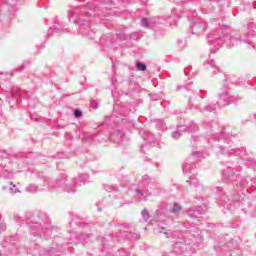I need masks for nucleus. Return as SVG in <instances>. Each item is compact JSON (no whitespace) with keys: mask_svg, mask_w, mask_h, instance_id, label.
I'll use <instances>...</instances> for the list:
<instances>
[{"mask_svg":"<svg viewBox=\"0 0 256 256\" xmlns=\"http://www.w3.org/2000/svg\"><path fill=\"white\" fill-rule=\"evenodd\" d=\"M111 141L118 143L119 145H123L127 138L125 137V133L121 130H118L110 135Z\"/></svg>","mask_w":256,"mask_h":256,"instance_id":"13","label":"nucleus"},{"mask_svg":"<svg viewBox=\"0 0 256 256\" xmlns=\"http://www.w3.org/2000/svg\"><path fill=\"white\" fill-rule=\"evenodd\" d=\"M163 190L159 188L158 186H154L151 190H147L146 192H143L141 189H136V197L140 201H147V197H151V195H154V197H157V195H161V192Z\"/></svg>","mask_w":256,"mask_h":256,"instance_id":"9","label":"nucleus"},{"mask_svg":"<svg viewBox=\"0 0 256 256\" xmlns=\"http://www.w3.org/2000/svg\"><path fill=\"white\" fill-rule=\"evenodd\" d=\"M82 115H83V112L81 110L74 111V116L76 117V119H79V117H81Z\"/></svg>","mask_w":256,"mask_h":256,"instance_id":"34","label":"nucleus"},{"mask_svg":"<svg viewBox=\"0 0 256 256\" xmlns=\"http://www.w3.org/2000/svg\"><path fill=\"white\" fill-rule=\"evenodd\" d=\"M145 147H147V145H146V144H143V145L141 146V148H140V151H144L143 149H145Z\"/></svg>","mask_w":256,"mask_h":256,"instance_id":"41","label":"nucleus"},{"mask_svg":"<svg viewBox=\"0 0 256 256\" xmlns=\"http://www.w3.org/2000/svg\"><path fill=\"white\" fill-rule=\"evenodd\" d=\"M141 185H149V175H144L142 177Z\"/></svg>","mask_w":256,"mask_h":256,"instance_id":"29","label":"nucleus"},{"mask_svg":"<svg viewBox=\"0 0 256 256\" xmlns=\"http://www.w3.org/2000/svg\"><path fill=\"white\" fill-rule=\"evenodd\" d=\"M36 222L30 225V231L34 236L43 235V233H51V220L45 213H39Z\"/></svg>","mask_w":256,"mask_h":256,"instance_id":"5","label":"nucleus"},{"mask_svg":"<svg viewBox=\"0 0 256 256\" xmlns=\"http://www.w3.org/2000/svg\"><path fill=\"white\" fill-rule=\"evenodd\" d=\"M81 31L83 33V35H86V37H88L89 39H93V37H95V32H93V30H87V29H84L81 28Z\"/></svg>","mask_w":256,"mask_h":256,"instance_id":"23","label":"nucleus"},{"mask_svg":"<svg viewBox=\"0 0 256 256\" xmlns=\"http://www.w3.org/2000/svg\"><path fill=\"white\" fill-rule=\"evenodd\" d=\"M213 113V111H217V105L216 104H209L205 106L204 108H200V113Z\"/></svg>","mask_w":256,"mask_h":256,"instance_id":"21","label":"nucleus"},{"mask_svg":"<svg viewBox=\"0 0 256 256\" xmlns=\"http://www.w3.org/2000/svg\"><path fill=\"white\" fill-rule=\"evenodd\" d=\"M164 235L167 239H169V237H175V235H177V232L167 231V232H164Z\"/></svg>","mask_w":256,"mask_h":256,"instance_id":"31","label":"nucleus"},{"mask_svg":"<svg viewBox=\"0 0 256 256\" xmlns=\"http://www.w3.org/2000/svg\"><path fill=\"white\" fill-rule=\"evenodd\" d=\"M141 25H142V27H146V28L151 27V23L149 22V20L147 18H142Z\"/></svg>","mask_w":256,"mask_h":256,"instance_id":"26","label":"nucleus"},{"mask_svg":"<svg viewBox=\"0 0 256 256\" xmlns=\"http://www.w3.org/2000/svg\"><path fill=\"white\" fill-rule=\"evenodd\" d=\"M89 176L87 174H81L78 178H72L69 180L67 175L62 174L60 178L56 181H51L49 179H44L45 183L48 185V189H62L66 191V193H75L77 191V187H81L85 184V181Z\"/></svg>","mask_w":256,"mask_h":256,"instance_id":"2","label":"nucleus"},{"mask_svg":"<svg viewBox=\"0 0 256 256\" xmlns=\"http://www.w3.org/2000/svg\"><path fill=\"white\" fill-rule=\"evenodd\" d=\"M193 167H195V165L193 163H189V162H186L184 165H183V171L185 173H191Z\"/></svg>","mask_w":256,"mask_h":256,"instance_id":"22","label":"nucleus"},{"mask_svg":"<svg viewBox=\"0 0 256 256\" xmlns=\"http://www.w3.org/2000/svg\"><path fill=\"white\" fill-rule=\"evenodd\" d=\"M92 7H93V9H95V6L92 5Z\"/></svg>","mask_w":256,"mask_h":256,"instance_id":"46","label":"nucleus"},{"mask_svg":"<svg viewBox=\"0 0 256 256\" xmlns=\"http://www.w3.org/2000/svg\"><path fill=\"white\" fill-rule=\"evenodd\" d=\"M142 215V219H144V221H149V212L147 210H143L141 212Z\"/></svg>","mask_w":256,"mask_h":256,"instance_id":"30","label":"nucleus"},{"mask_svg":"<svg viewBox=\"0 0 256 256\" xmlns=\"http://www.w3.org/2000/svg\"><path fill=\"white\" fill-rule=\"evenodd\" d=\"M2 157H7V154L5 153L4 155H2Z\"/></svg>","mask_w":256,"mask_h":256,"instance_id":"42","label":"nucleus"},{"mask_svg":"<svg viewBox=\"0 0 256 256\" xmlns=\"http://www.w3.org/2000/svg\"><path fill=\"white\" fill-rule=\"evenodd\" d=\"M218 97V107H227V105L233 103V95H231V92H229V87H227V84H224L223 88L218 94Z\"/></svg>","mask_w":256,"mask_h":256,"instance_id":"7","label":"nucleus"},{"mask_svg":"<svg viewBox=\"0 0 256 256\" xmlns=\"http://www.w3.org/2000/svg\"><path fill=\"white\" fill-rule=\"evenodd\" d=\"M251 185H252V187H255V188H256V178H253V179H252Z\"/></svg>","mask_w":256,"mask_h":256,"instance_id":"39","label":"nucleus"},{"mask_svg":"<svg viewBox=\"0 0 256 256\" xmlns=\"http://www.w3.org/2000/svg\"><path fill=\"white\" fill-rule=\"evenodd\" d=\"M162 231H161V230ZM163 231H165V227L163 226H158L157 228H154V233L157 234V233H163Z\"/></svg>","mask_w":256,"mask_h":256,"instance_id":"32","label":"nucleus"},{"mask_svg":"<svg viewBox=\"0 0 256 256\" xmlns=\"http://www.w3.org/2000/svg\"><path fill=\"white\" fill-rule=\"evenodd\" d=\"M55 33H59V28L57 27H50L48 30V35H55Z\"/></svg>","mask_w":256,"mask_h":256,"instance_id":"28","label":"nucleus"},{"mask_svg":"<svg viewBox=\"0 0 256 256\" xmlns=\"http://www.w3.org/2000/svg\"><path fill=\"white\" fill-rule=\"evenodd\" d=\"M248 161H249L250 163H252L253 167L256 166V163L253 161V158H248Z\"/></svg>","mask_w":256,"mask_h":256,"instance_id":"38","label":"nucleus"},{"mask_svg":"<svg viewBox=\"0 0 256 256\" xmlns=\"http://www.w3.org/2000/svg\"><path fill=\"white\" fill-rule=\"evenodd\" d=\"M2 177H5V179H11L13 177V172H9V171L5 170L2 173Z\"/></svg>","mask_w":256,"mask_h":256,"instance_id":"27","label":"nucleus"},{"mask_svg":"<svg viewBox=\"0 0 256 256\" xmlns=\"http://www.w3.org/2000/svg\"><path fill=\"white\" fill-rule=\"evenodd\" d=\"M136 68L138 71H147V65L143 64V62H137Z\"/></svg>","mask_w":256,"mask_h":256,"instance_id":"24","label":"nucleus"},{"mask_svg":"<svg viewBox=\"0 0 256 256\" xmlns=\"http://www.w3.org/2000/svg\"><path fill=\"white\" fill-rule=\"evenodd\" d=\"M194 157H196L198 160L201 159V157H203V152L194 153Z\"/></svg>","mask_w":256,"mask_h":256,"instance_id":"37","label":"nucleus"},{"mask_svg":"<svg viewBox=\"0 0 256 256\" xmlns=\"http://www.w3.org/2000/svg\"><path fill=\"white\" fill-rule=\"evenodd\" d=\"M85 15L89 16V12L85 11V7L74 8L69 12L70 21H73V23H77V25L82 26L85 25V23H83V21H85V19H83Z\"/></svg>","mask_w":256,"mask_h":256,"instance_id":"8","label":"nucleus"},{"mask_svg":"<svg viewBox=\"0 0 256 256\" xmlns=\"http://www.w3.org/2000/svg\"><path fill=\"white\" fill-rule=\"evenodd\" d=\"M184 131H188L189 133L199 131V126L195 122H191L188 126H178L177 130L171 134L172 139H179Z\"/></svg>","mask_w":256,"mask_h":256,"instance_id":"10","label":"nucleus"},{"mask_svg":"<svg viewBox=\"0 0 256 256\" xmlns=\"http://www.w3.org/2000/svg\"><path fill=\"white\" fill-rule=\"evenodd\" d=\"M2 229L5 230V226H3Z\"/></svg>","mask_w":256,"mask_h":256,"instance_id":"45","label":"nucleus"},{"mask_svg":"<svg viewBox=\"0 0 256 256\" xmlns=\"http://www.w3.org/2000/svg\"><path fill=\"white\" fill-rule=\"evenodd\" d=\"M216 191L220 195V205H224V207H225L227 205V203H229V198H227V196H225L221 187H216Z\"/></svg>","mask_w":256,"mask_h":256,"instance_id":"16","label":"nucleus"},{"mask_svg":"<svg viewBox=\"0 0 256 256\" xmlns=\"http://www.w3.org/2000/svg\"><path fill=\"white\" fill-rule=\"evenodd\" d=\"M207 209L201 208V206H198L196 208H191L187 211V216L192 220V223L194 225H197L199 223L200 215H203Z\"/></svg>","mask_w":256,"mask_h":256,"instance_id":"12","label":"nucleus"},{"mask_svg":"<svg viewBox=\"0 0 256 256\" xmlns=\"http://www.w3.org/2000/svg\"><path fill=\"white\" fill-rule=\"evenodd\" d=\"M167 209H168L169 213H173L174 215H179V213L181 212V209H183V207H181L180 204L173 203L172 205H168Z\"/></svg>","mask_w":256,"mask_h":256,"instance_id":"15","label":"nucleus"},{"mask_svg":"<svg viewBox=\"0 0 256 256\" xmlns=\"http://www.w3.org/2000/svg\"><path fill=\"white\" fill-rule=\"evenodd\" d=\"M205 67L207 69H211V71L213 73H217V71H219L218 67L215 66V61L212 59V60H207L206 63H205Z\"/></svg>","mask_w":256,"mask_h":256,"instance_id":"20","label":"nucleus"},{"mask_svg":"<svg viewBox=\"0 0 256 256\" xmlns=\"http://www.w3.org/2000/svg\"><path fill=\"white\" fill-rule=\"evenodd\" d=\"M211 53H215V50H212Z\"/></svg>","mask_w":256,"mask_h":256,"instance_id":"44","label":"nucleus"},{"mask_svg":"<svg viewBox=\"0 0 256 256\" xmlns=\"http://www.w3.org/2000/svg\"><path fill=\"white\" fill-rule=\"evenodd\" d=\"M90 105L92 109H97V107H99V102L92 100Z\"/></svg>","mask_w":256,"mask_h":256,"instance_id":"35","label":"nucleus"},{"mask_svg":"<svg viewBox=\"0 0 256 256\" xmlns=\"http://www.w3.org/2000/svg\"><path fill=\"white\" fill-rule=\"evenodd\" d=\"M214 141H222V154L228 153L229 155H245V148H236L235 145H231L233 139L230 134L225 132L216 133L213 135Z\"/></svg>","mask_w":256,"mask_h":256,"instance_id":"3","label":"nucleus"},{"mask_svg":"<svg viewBox=\"0 0 256 256\" xmlns=\"http://www.w3.org/2000/svg\"><path fill=\"white\" fill-rule=\"evenodd\" d=\"M13 77V73L11 72H2L0 73V81H9ZM0 93L4 94L7 99L9 97H14L18 101L19 97H23V91L19 89V87L13 88H3L0 84Z\"/></svg>","mask_w":256,"mask_h":256,"instance_id":"6","label":"nucleus"},{"mask_svg":"<svg viewBox=\"0 0 256 256\" xmlns=\"http://www.w3.org/2000/svg\"><path fill=\"white\" fill-rule=\"evenodd\" d=\"M233 198H232V201H239V199L237 198V195H235V193H233Z\"/></svg>","mask_w":256,"mask_h":256,"instance_id":"40","label":"nucleus"},{"mask_svg":"<svg viewBox=\"0 0 256 256\" xmlns=\"http://www.w3.org/2000/svg\"><path fill=\"white\" fill-rule=\"evenodd\" d=\"M26 191L28 193H37V191H45V188L39 187L38 185H35V184H29L26 187Z\"/></svg>","mask_w":256,"mask_h":256,"instance_id":"17","label":"nucleus"},{"mask_svg":"<svg viewBox=\"0 0 256 256\" xmlns=\"http://www.w3.org/2000/svg\"><path fill=\"white\" fill-rule=\"evenodd\" d=\"M123 115H127V113H123Z\"/></svg>","mask_w":256,"mask_h":256,"instance_id":"47","label":"nucleus"},{"mask_svg":"<svg viewBox=\"0 0 256 256\" xmlns=\"http://www.w3.org/2000/svg\"><path fill=\"white\" fill-rule=\"evenodd\" d=\"M122 235L126 237V239H129V241H137V239H139V234L129 231H124Z\"/></svg>","mask_w":256,"mask_h":256,"instance_id":"18","label":"nucleus"},{"mask_svg":"<svg viewBox=\"0 0 256 256\" xmlns=\"http://www.w3.org/2000/svg\"><path fill=\"white\" fill-rule=\"evenodd\" d=\"M9 192L12 195H15V193H19V189H17V186L13 185V183L10 184Z\"/></svg>","mask_w":256,"mask_h":256,"instance_id":"25","label":"nucleus"},{"mask_svg":"<svg viewBox=\"0 0 256 256\" xmlns=\"http://www.w3.org/2000/svg\"><path fill=\"white\" fill-rule=\"evenodd\" d=\"M104 5H105L106 9H109V7H111V5H113V1L104 0Z\"/></svg>","mask_w":256,"mask_h":256,"instance_id":"33","label":"nucleus"},{"mask_svg":"<svg viewBox=\"0 0 256 256\" xmlns=\"http://www.w3.org/2000/svg\"><path fill=\"white\" fill-rule=\"evenodd\" d=\"M51 251H52V252L55 251V248H51Z\"/></svg>","mask_w":256,"mask_h":256,"instance_id":"43","label":"nucleus"},{"mask_svg":"<svg viewBox=\"0 0 256 256\" xmlns=\"http://www.w3.org/2000/svg\"><path fill=\"white\" fill-rule=\"evenodd\" d=\"M72 239L75 237L76 239H78L79 243H89V235L87 234H72Z\"/></svg>","mask_w":256,"mask_h":256,"instance_id":"19","label":"nucleus"},{"mask_svg":"<svg viewBox=\"0 0 256 256\" xmlns=\"http://www.w3.org/2000/svg\"><path fill=\"white\" fill-rule=\"evenodd\" d=\"M191 30L193 35L201 37V35H205V31H207V24L205 23V21H203V19H198L193 22Z\"/></svg>","mask_w":256,"mask_h":256,"instance_id":"11","label":"nucleus"},{"mask_svg":"<svg viewBox=\"0 0 256 256\" xmlns=\"http://www.w3.org/2000/svg\"><path fill=\"white\" fill-rule=\"evenodd\" d=\"M145 141H148V143H152L153 139H155V137L153 135H150L148 138L144 137Z\"/></svg>","mask_w":256,"mask_h":256,"instance_id":"36","label":"nucleus"},{"mask_svg":"<svg viewBox=\"0 0 256 256\" xmlns=\"http://www.w3.org/2000/svg\"><path fill=\"white\" fill-rule=\"evenodd\" d=\"M186 183L190 185L191 187H196V191L203 190V186L199 184V180L195 176H191Z\"/></svg>","mask_w":256,"mask_h":256,"instance_id":"14","label":"nucleus"},{"mask_svg":"<svg viewBox=\"0 0 256 256\" xmlns=\"http://www.w3.org/2000/svg\"><path fill=\"white\" fill-rule=\"evenodd\" d=\"M222 177L227 183H232V187L236 193H239V191L244 189L249 183L246 179L241 178V176L237 174V170L231 167L222 170Z\"/></svg>","mask_w":256,"mask_h":256,"instance_id":"4","label":"nucleus"},{"mask_svg":"<svg viewBox=\"0 0 256 256\" xmlns=\"http://www.w3.org/2000/svg\"><path fill=\"white\" fill-rule=\"evenodd\" d=\"M256 30L255 22L248 23V32H247V39L242 40L239 34H225L224 28H219L214 32H211L207 36V41L209 45H213L215 49H219L226 43L228 47H235V45H241V43H247L251 45L252 48L256 51V36L253 34Z\"/></svg>","mask_w":256,"mask_h":256,"instance_id":"1","label":"nucleus"}]
</instances>
